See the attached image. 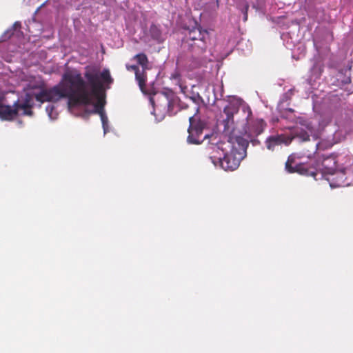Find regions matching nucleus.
<instances>
[{"instance_id":"10","label":"nucleus","mask_w":353,"mask_h":353,"mask_svg":"<svg viewBox=\"0 0 353 353\" xmlns=\"http://www.w3.org/2000/svg\"><path fill=\"white\" fill-rule=\"evenodd\" d=\"M19 108L14 102L13 105L7 104L4 97L0 96V119L4 121H12L19 114Z\"/></svg>"},{"instance_id":"13","label":"nucleus","mask_w":353,"mask_h":353,"mask_svg":"<svg viewBox=\"0 0 353 353\" xmlns=\"http://www.w3.org/2000/svg\"><path fill=\"white\" fill-rule=\"evenodd\" d=\"M126 69L128 71H134L135 72V79L138 82L139 86L143 92H145V82L147 80L146 73L143 70H140L139 68L136 65H126Z\"/></svg>"},{"instance_id":"4","label":"nucleus","mask_w":353,"mask_h":353,"mask_svg":"<svg viewBox=\"0 0 353 353\" xmlns=\"http://www.w3.org/2000/svg\"><path fill=\"white\" fill-rule=\"evenodd\" d=\"M209 35L207 30H202L199 28L192 29L189 32L186 42L191 50L196 54H203L207 48L206 40Z\"/></svg>"},{"instance_id":"23","label":"nucleus","mask_w":353,"mask_h":353,"mask_svg":"<svg viewBox=\"0 0 353 353\" xmlns=\"http://www.w3.org/2000/svg\"><path fill=\"white\" fill-rule=\"evenodd\" d=\"M177 85H179V88L181 89V92L182 93H183V94H185L186 93V90H187V86L183 85L181 82L179 83H178Z\"/></svg>"},{"instance_id":"6","label":"nucleus","mask_w":353,"mask_h":353,"mask_svg":"<svg viewBox=\"0 0 353 353\" xmlns=\"http://www.w3.org/2000/svg\"><path fill=\"white\" fill-rule=\"evenodd\" d=\"M336 163V155L330 154L326 157L323 156L316 161L314 168H309V169L316 172L315 176L313 177L317 180L316 176L319 173H321V176L323 177L335 174L337 170Z\"/></svg>"},{"instance_id":"12","label":"nucleus","mask_w":353,"mask_h":353,"mask_svg":"<svg viewBox=\"0 0 353 353\" xmlns=\"http://www.w3.org/2000/svg\"><path fill=\"white\" fill-rule=\"evenodd\" d=\"M294 160L289 157L285 162V170L289 173L298 172L300 174L314 176L316 172L314 170L309 169V167L305 163H299L296 165L294 167L292 166Z\"/></svg>"},{"instance_id":"5","label":"nucleus","mask_w":353,"mask_h":353,"mask_svg":"<svg viewBox=\"0 0 353 353\" xmlns=\"http://www.w3.org/2000/svg\"><path fill=\"white\" fill-rule=\"evenodd\" d=\"M239 105L237 103L230 102L223 109L226 118L222 121L223 125V133L230 138L231 137H241L240 131L234 125V114L239 112Z\"/></svg>"},{"instance_id":"7","label":"nucleus","mask_w":353,"mask_h":353,"mask_svg":"<svg viewBox=\"0 0 353 353\" xmlns=\"http://www.w3.org/2000/svg\"><path fill=\"white\" fill-rule=\"evenodd\" d=\"M199 108L196 106L195 108V113L189 117L190 125L188 129V136L187 141L191 144H200L208 137V134L202 137L205 123L200 120L195 123L194 117L199 113Z\"/></svg>"},{"instance_id":"22","label":"nucleus","mask_w":353,"mask_h":353,"mask_svg":"<svg viewBox=\"0 0 353 353\" xmlns=\"http://www.w3.org/2000/svg\"><path fill=\"white\" fill-rule=\"evenodd\" d=\"M54 107L53 105H48L46 107V111L48 112L49 117L52 119H55V117L52 116V111L54 110Z\"/></svg>"},{"instance_id":"21","label":"nucleus","mask_w":353,"mask_h":353,"mask_svg":"<svg viewBox=\"0 0 353 353\" xmlns=\"http://www.w3.org/2000/svg\"><path fill=\"white\" fill-rule=\"evenodd\" d=\"M249 9V5L248 3L245 2L244 7L242 9V12L244 14V20L246 21L248 19V11Z\"/></svg>"},{"instance_id":"24","label":"nucleus","mask_w":353,"mask_h":353,"mask_svg":"<svg viewBox=\"0 0 353 353\" xmlns=\"http://www.w3.org/2000/svg\"><path fill=\"white\" fill-rule=\"evenodd\" d=\"M210 149H213V150H216V149H219V147H217L216 145H212L210 147Z\"/></svg>"},{"instance_id":"26","label":"nucleus","mask_w":353,"mask_h":353,"mask_svg":"<svg viewBox=\"0 0 353 353\" xmlns=\"http://www.w3.org/2000/svg\"><path fill=\"white\" fill-rule=\"evenodd\" d=\"M216 1L217 6H219V0H216Z\"/></svg>"},{"instance_id":"15","label":"nucleus","mask_w":353,"mask_h":353,"mask_svg":"<svg viewBox=\"0 0 353 353\" xmlns=\"http://www.w3.org/2000/svg\"><path fill=\"white\" fill-rule=\"evenodd\" d=\"M134 59L142 67V70L145 72L148 64V59L146 54L144 53L137 54L134 57Z\"/></svg>"},{"instance_id":"16","label":"nucleus","mask_w":353,"mask_h":353,"mask_svg":"<svg viewBox=\"0 0 353 353\" xmlns=\"http://www.w3.org/2000/svg\"><path fill=\"white\" fill-rule=\"evenodd\" d=\"M151 37L155 40H159L161 37L160 29L155 25H152L150 28Z\"/></svg>"},{"instance_id":"19","label":"nucleus","mask_w":353,"mask_h":353,"mask_svg":"<svg viewBox=\"0 0 353 353\" xmlns=\"http://www.w3.org/2000/svg\"><path fill=\"white\" fill-rule=\"evenodd\" d=\"M297 137L300 138L303 141H307L310 140V135L305 131L300 132Z\"/></svg>"},{"instance_id":"3","label":"nucleus","mask_w":353,"mask_h":353,"mask_svg":"<svg viewBox=\"0 0 353 353\" xmlns=\"http://www.w3.org/2000/svg\"><path fill=\"white\" fill-rule=\"evenodd\" d=\"M230 150L225 153L223 158L210 157L215 166L219 163L225 171H233L237 169L241 161L246 157L247 148L249 145L247 139L242 137H231L228 138Z\"/></svg>"},{"instance_id":"25","label":"nucleus","mask_w":353,"mask_h":353,"mask_svg":"<svg viewBox=\"0 0 353 353\" xmlns=\"http://www.w3.org/2000/svg\"><path fill=\"white\" fill-rule=\"evenodd\" d=\"M190 99L194 101V102H196V99L194 98V97H190Z\"/></svg>"},{"instance_id":"8","label":"nucleus","mask_w":353,"mask_h":353,"mask_svg":"<svg viewBox=\"0 0 353 353\" xmlns=\"http://www.w3.org/2000/svg\"><path fill=\"white\" fill-rule=\"evenodd\" d=\"M162 95L168 101V112L170 116L175 115L181 110L188 108V105L182 102L178 96L171 90H166Z\"/></svg>"},{"instance_id":"17","label":"nucleus","mask_w":353,"mask_h":353,"mask_svg":"<svg viewBox=\"0 0 353 353\" xmlns=\"http://www.w3.org/2000/svg\"><path fill=\"white\" fill-rule=\"evenodd\" d=\"M202 64V59L201 57H192V62L190 63L188 65L190 70H192L194 68H199Z\"/></svg>"},{"instance_id":"1","label":"nucleus","mask_w":353,"mask_h":353,"mask_svg":"<svg viewBox=\"0 0 353 353\" xmlns=\"http://www.w3.org/2000/svg\"><path fill=\"white\" fill-rule=\"evenodd\" d=\"M64 80L65 98L70 103L87 105L92 104L96 99L93 112L104 113L105 91L114 81L108 69L100 72L97 68L86 67L83 77L78 70H69L64 72Z\"/></svg>"},{"instance_id":"9","label":"nucleus","mask_w":353,"mask_h":353,"mask_svg":"<svg viewBox=\"0 0 353 353\" xmlns=\"http://www.w3.org/2000/svg\"><path fill=\"white\" fill-rule=\"evenodd\" d=\"M252 114L251 110H249V113L247 117V123L249 124L248 129H244L241 132V135H247L248 138H251L252 136H258L261 134L266 126V123L262 119H256L251 120L250 117ZM243 137V136H241Z\"/></svg>"},{"instance_id":"11","label":"nucleus","mask_w":353,"mask_h":353,"mask_svg":"<svg viewBox=\"0 0 353 353\" xmlns=\"http://www.w3.org/2000/svg\"><path fill=\"white\" fill-rule=\"evenodd\" d=\"M292 141V138L287 134H274L268 137L265 141V146L268 150L274 151L277 146H280L283 144L288 145Z\"/></svg>"},{"instance_id":"18","label":"nucleus","mask_w":353,"mask_h":353,"mask_svg":"<svg viewBox=\"0 0 353 353\" xmlns=\"http://www.w3.org/2000/svg\"><path fill=\"white\" fill-rule=\"evenodd\" d=\"M100 116L102 121L103 131L104 133L105 134L107 132L108 118L105 116V113H102V114H100Z\"/></svg>"},{"instance_id":"14","label":"nucleus","mask_w":353,"mask_h":353,"mask_svg":"<svg viewBox=\"0 0 353 353\" xmlns=\"http://www.w3.org/2000/svg\"><path fill=\"white\" fill-rule=\"evenodd\" d=\"M21 28V23L16 21L13 23L12 26L6 30L0 38V41H6L9 39L13 34L14 32Z\"/></svg>"},{"instance_id":"20","label":"nucleus","mask_w":353,"mask_h":353,"mask_svg":"<svg viewBox=\"0 0 353 353\" xmlns=\"http://www.w3.org/2000/svg\"><path fill=\"white\" fill-rule=\"evenodd\" d=\"M171 79L176 81V84H178L181 82V74L178 71H175L171 74Z\"/></svg>"},{"instance_id":"2","label":"nucleus","mask_w":353,"mask_h":353,"mask_svg":"<svg viewBox=\"0 0 353 353\" xmlns=\"http://www.w3.org/2000/svg\"><path fill=\"white\" fill-rule=\"evenodd\" d=\"M65 86L66 83L64 80L63 74L61 81L52 88H47L43 86L32 88L25 94L22 103H19V101L15 102L17 107L19 110H23V114L31 116L33 113L31 108L34 105V99L41 103L57 102L61 99H65Z\"/></svg>"}]
</instances>
